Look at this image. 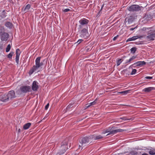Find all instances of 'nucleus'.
I'll return each mask as SVG.
<instances>
[{"label":"nucleus","instance_id":"nucleus-26","mask_svg":"<svg viewBox=\"0 0 155 155\" xmlns=\"http://www.w3.org/2000/svg\"><path fill=\"white\" fill-rule=\"evenodd\" d=\"M36 68H32L28 72L29 74L30 75L32 74L36 70Z\"/></svg>","mask_w":155,"mask_h":155},{"label":"nucleus","instance_id":"nucleus-33","mask_svg":"<svg viewBox=\"0 0 155 155\" xmlns=\"http://www.w3.org/2000/svg\"><path fill=\"white\" fill-rule=\"evenodd\" d=\"M136 58V56H133L131 58H130L129 60V62H130L134 59H135Z\"/></svg>","mask_w":155,"mask_h":155},{"label":"nucleus","instance_id":"nucleus-27","mask_svg":"<svg viewBox=\"0 0 155 155\" xmlns=\"http://www.w3.org/2000/svg\"><path fill=\"white\" fill-rule=\"evenodd\" d=\"M11 46L10 44H9L8 45L7 48L6 49V52H7L9 51L11 49Z\"/></svg>","mask_w":155,"mask_h":155},{"label":"nucleus","instance_id":"nucleus-13","mask_svg":"<svg viewBox=\"0 0 155 155\" xmlns=\"http://www.w3.org/2000/svg\"><path fill=\"white\" fill-rule=\"evenodd\" d=\"M37 84V82L36 81H34L33 82L32 86V89L33 91H37L38 87Z\"/></svg>","mask_w":155,"mask_h":155},{"label":"nucleus","instance_id":"nucleus-7","mask_svg":"<svg viewBox=\"0 0 155 155\" xmlns=\"http://www.w3.org/2000/svg\"><path fill=\"white\" fill-rule=\"evenodd\" d=\"M41 58V57H38L36 59L35 61V68H39L46 64L47 60L45 59L42 60L40 62Z\"/></svg>","mask_w":155,"mask_h":155},{"label":"nucleus","instance_id":"nucleus-21","mask_svg":"<svg viewBox=\"0 0 155 155\" xmlns=\"http://www.w3.org/2000/svg\"><path fill=\"white\" fill-rule=\"evenodd\" d=\"M120 119L123 120H134L133 118H127V117H122L120 118Z\"/></svg>","mask_w":155,"mask_h":155},{"label":"nucleus","instance_id":"nucleus-3","mask_svg":"<svg viewBox=\"0 0 155 155\" xmlns=\"http://www.w3.org/2000/svg\"><path fill=\"white\" fill-rule=\"evenodd\" d=\"M91 136L89 137H84L81 140H79V144L78 148L80 149L81 148V149H82L83 147L89 144V142L91 141Z\"/></svg>","mask_w":155,"mask_h":155},{"label":"nucleus","instance_id":"nucleus-9","mask_svg":"<svg viewBox=\"0 0 155 155\" xmlns=\"http://www.w3.org/2000/svg\"><path fill=\"white\" fill-rule=\"evenodd\" d=\"M127 9L130 12L138 11L140 10V7L138 5H133L129 7Z\"/></svg>","mask_w":155,"mask_h":155},{"label":"nucleus","instance_id":"nucleus-12","mask_svg":"<svg viewBox=\"0 0 155 155\" xmlns=\"http://www.w3.org/2000/svg\"><path fill=\"white\" fill-rule=\"evenodd\" d=\"M21 53L20 50L18 48L16 50V56L15 58V61L18 64L19 63V56Z\"/></svg>","mask_w":155,"mask_h":155},{"label":"nucleus","instance_id":"nucleus-29","mask_svg":"<svg viewBox=\"0 0 155 155\" xmlns=\"http://www.w3.org/2000/svg\"><path fill=\"white\" fill-rule=\"evenodd\" d=\"M133 21V18L131 17L129 18L128 19V21L129 24L131 23Z\"/></svg>","mask_w":155,"mask_h":155},{"label":"nucleus","instance_id":"nucleus-23","mask_svg":"<svg viewBox=\"0 0 155 155\" xmlns=\"http://www.w3.org/2000/svg\"><path fill=\"white\" fill-rule=\"evenodd\" d=\"M14 54V52L13 51L11 52L10 53L7 55V56L8 58L9 59H12V55H13Z\"/></svg>","mask_w":155,"mask_h":155},{"label":"nucleus","instance_id":"nucleus-4","mask_svg":"<svg viewBox=\"0 0 155 155\" xmlns=\"http://www.w3.org/2000/svg\"><path fill=\"white\" fill-rule=\"evenodd\" d=\"M31 87L29 86L25 85L21 86L16 93L18 95L21 94L22 93H26L31 91Z\"/></svg>","mask_w":155,"mask_h":155},{"label":"nucleus","instance_id":"nucleus-16","mask_svg":"<svg viewBox=\"0 0 155 155\" xmlns=\"http://www.w3.org/2000/svg\"><path fill=\"white\" fill-rule=\"evenodd\" d=\"M154 89L153 87H150L145 88L143 90V91L145 92H149Z\"/></svg>","mask_w":155,"mask_h":155},{"label":"nucleus","instance_id":"nucleus-24","mask_svg":"<svg viewBox=\"0 0 155 155\" xmlns=\"http://www.w3.org/2000/svg\"><path fill=\"white\" fill-rule=\"evenodd\" d=\"M137 49L136 47L132 48L130 50L131 53L132 54H134L136 51Z\"/></svg>","mask_w":155,"mask_h":155},{"label":"nucleus","instance_id":"nucleus-38","mask_svg":"<svg viewBox=\"0 0 155 155\" xmlns=\"http://www.w3.org/2000/svg\"><path fill=\"white\" fill-rule=\"evenodd\" d=\"M70 11V10L68 8H66L64 10L63 12H68Z\"/></svg>","mask_w":155,"mask_h":155},{"label":"nucleus","instance_id":"nucleus-14","mask_svg":"<svg viewBox=\"0 0 155 155\" xmlns=\"http://www.w3.org/2000/svg\"><path fill=\"white\" fill-rule=\"evenodd\" d=\"M80 24L81 25L87 24L88 23V20L84 18H82L79 21Z\"/></svg>","mask_w":155,"mask_h":155},{"label":"nucleus","instance_id":"nucleus-34","mask_svg":"<svg viewBox=\"0 0 155 155\" xmlns=\"http://www.w3.org/2000/svg\"><path fill=\"white\" fill-rule=\"evenodd\" d=\"M83 41V40L82 39H79L78 40V41H77V42H76L75 44H76L77 43H78V44H79L81 42H82V41Z\"/></svg>","mask_w":155,"mask_h":155},{"label":"nucleus","instance_id":"nucleus-6","mask_svg":"<svg viewBox=\"0 0 155 155\" xmlns=\"http://www.w3.org/2000/svg\"><path fill=\"white\" fill-rule=\"evenodd\" d=\"M147 29L149 31L148 35L146 37V39L149 41L153 40L155 38V30L151 28H148Z\"/></svg>","mask_w":155,"mask_h":155},{"label":"nucleus","instance_id":"nucleus-42","mask_svg":"<svg viewBox=\"0 0 155 155\" xmlns=\"http://www.w3.org/2000/svg\"><path fill=\"white\" fill-rule=\"evenodd\" d=\"M135 28H130V31H133V30Z\"/></svg>","mask_w":155,"mask_h":155},{"label":"nucleus","instance_id":"nucleus-39","mask_svg":"<svg viewBox=\"0 0 155 155\" xmlns=\"http://www.w3.org/2000/svg\"><path fill=\"white\" fill-rule=\"evenodd\" d=\"M118 36H119L118 35H117L116 36L114 37V38H113V40L114 41H115L117 38L118 37Z\"/></svg>","mask_w":155,"mask_h":155},{"label":"nucleus","instance_id":"nucleus-11","mask_svg":"<svg viewBox=\"0 0 155 155\" xmlns=\"http://www.w3.org/2000/svg\"><path fill=\"white\" fill-rule=\"evenodd\" d=\"M146 64V62L144 61H139L133 64L132 66L134 67L139 66L141 67L143 65Z\"/></svg>","mask_w":155,"mask_h":155},{"label":"nucleus","instance_id":"nucleus-45","mask_svg":"<svg viewBox=\"0 0 155 155\" xmlns=\"http://www.w3.org/2000/svg\"><path fill=\"white\" fill-rule=\"evenodd\" d=\"M21 130L20 129H19L18 130V132L19 133H20L21 132Z\"/></svg>","mask_w":155,"mask_h":155},{"label":"nucleus","instance_id":"nucleus-10","mask_svg":"<svg viewBox=\"0 0 155 155\" xmlns=\"http://www.w3.org/2000/svg\"><path fill=\"white\" fill-rule=\"evenodd\" d=\"M88 34L87 28H84L81 31L80 37L81 38H86Z\"/></svg>","mask_w":155,"mask_h":155},{"label":"nucleus","instance_id":"nucleus-17","mask_svg":"<svg viewBox=\"0 0 155 155\" xmlns=\"http://www.w3.org/2000/svg\"><path fill=\"white\" fill-rule=\"evenodd\" d=\"M123 73L125 76H127L128 75L130 74V72L127 69L124 70L123 71Z\"/></svg>","mask_w":155,"mask_h":155},{"label":"nucleus","instance_id":"nucleus-35","mask_svg":"<svg viewBox=\"0 0 155 155\" xmlns=\"http://www.w3.org/2000/svg\"><path fill=\"white\" fill-rule=\"evenodd\" d=\"M145 78L146 79H151L153 78V77L150 76H146L145 77Z\"/></svg>","mask_w":155,"mask_h":155},{"label":"nucleus","instance_id":"nucleus-31","mask_svg":"<svg viewBox=\"0 0 155 155\" xmlns=\"http://www.w3.org/2000/svg\"><path fill=\"white\" fill-rule=\"evenodd\" d=\"M137 72V70L135 69H133L132 71L130 72V74L133 75L135 74Z\"/></svg>","mask_w":155,"mask_h":155},{"label":"nucleus","instance_id":"nucleus-28","mask_svg":"<svg viewBox=\"0 0 155 155\" xmlns=\"http://www.w3.org/2000/svg\"><path fill=\"white\" fill-rule=\"evenodd\" d=\"M91 47L90 46H88L85 48V51L86 52L89 51L91 50Z\"/></svg>","mask_w":155,"mask_h":155},{"label":"nucleus","instance_id":"nucleus-32","mask_svg":"<svg viewBox=\"0 0 155 155\" xmlns=\"http://www.w3.org/2000/svg\"><path fill=\"white\" fill-rule=\"evenodd\" d=\"M149 153L151 155H155V151L152 150H151L149 151Z\"/></svg>","mask_w":155,"mask_h":155},{"label":"nucleus","instance_id":"nucleus-20","mask_svg":"<svg viewBox=\"0 0 155 155\" xmlns=\"http://www.w3.org/2000/svg\"><path fill=\"white\" fill-rule=\"evenodd\" d=\"M31 125L30 123H28L25 124L23 126V129L24 130H27L29 128Z\"/></svg>","mask_w":155,"mask_h":155},{"label":"nucleus","instance_id":"nucleus-5","mask_svg":"<svg viewBox=\"0 0 155 155\" xmlns=\"http://www.w3.org/2000/svg\"><path fill=\"white\" fill-rule=\"evenodd\" d=\"M124 130L119 129L115 130H114L113 127L112 128L109 127L108 129H106L105 131H104L102 133L105 134L106 133H109L107 136L110 135H114L119 132H123Z\"/></svg>","mask_w":155,"mask_h":155},{"label":"nucleus","instance_id":"nucleus-1","mask_svg":"<svg viewBox=\"0 0 155 155\" xmlns=\"http://www.w3.org/2000/svg\"><path fill=\"white\" fill-rule=\"evenodd\" d=\"M15 97V93L13 90L11 91L7 94H2L0 95V100L5 102Z\"/></svg>","mask_w":155,"mask_h":155},{"label":"nucleus","instance_id":"nucleus-44","mask_svg":"<svg viewBox=\"0 0 155 155\" xmlns=\"http://www.w3.org/2000/svg\"><path fill=\"white\" fill-rule=\"evenodd\" d=\"M71 105H68V106H67V108L68 109V108H69V107H71Z\"/></svg>","mask_w":155,"mask_h":155},{"label":"nucleus","instance_id":"nucleus-8","mask_svg":"<svg viewBox=\"0 0 155 155\" xmlns=\"http://www.w3.org/2000/svg\"><path fill=\"white\" fill-rule=\"evenodd\" d=\"M4 31V29L1 28L0 30V35L1 39L2 41H6L8 39L9 35L7 33L3 32Z\"/></svg>","mask_w":155,"mask_h":155},{"label":"nucleus","instance_id":"nucleus-18","mask_svg":"<svg viewBox=\"0 0 155 155\" xmlns=\"http://www.w3.org/2000/svg\"><path fill=\"white\" fill-rule=\"evenodd\" d=\"M31 7V5L29 4H28L24 8H22V10L25 12H27Z\"/></svg>","mask_w":155,"mask_h":155},{"label":"nucleus","instance_id":"nucleus-46","mask_svg":"<svg viewBox=\"0 0 155 155\" xmlns=\"http://www.w3.org/2000/svg\"><path fill=\"white\" fill-rule=\"evenodd\" d=\"M121 93H126V91H123V92H121Z\"/></svg>","mask_w":155,"mask_h":155},{"label":"nucleus","instance_id":"nucleus-2","mask_svg":"<svg viewBox=\"0 0 155 155\" xmlns=\"http://www.w3.org/2000/svg\"><path fill=\"white\" fill-rule=\"evenodd\" d=\"M68 140L66 139L61 142L59 149V152L57 153L56 155H61L66 151L68 149Z\"/></svg>","mask_w":155,"mask_h":155},{"label":"nucleus","instance_id":"nucleus-15","mask_svg":"<svg viewBox=\"0 0 155 155\" xmlns=\"http://www.w3.org/2000/svg\"><path fill=\"white\" fill-rule=\"evenodd\" d=\"M91 140H97L102 139L103 138V137L101 135H93L91 136Z\"/></svg>","mask_w":155,"mask_h":155},{"label":"nucleus","instance_id":"nucleus-19","mask_svg":"<svg viewBox=\"0 0 155 155\" xmlns=\"http://www.w3.org/2000/svg\"><path fill=\"white\" fill-rule=\"evenodd\" d=\"M139 38V37L138 36H133L132 38H129L128 39L127 41H134Z\"/></svg>","mask_w":155,"mask_h":155},{"label":"nucleus","instance_id":"nucleus-43","mask_svg":"<svg viewBox=\"0 0 155 155\" xmlns=\"http://www.w3.org/2000/svg\"><path fill=\"white\" fill-rule=\"evenodd\" d=\"M142 155H149L148 154H147V153H144L142 154Z\"/></svg>","mask_w":155,"mask_h":155},{"label":"nucleus","instance_id":"nucleus-22","mask_svg":"<svg viewBox=\"0 0 155 155\" xmlns=\"http://www.w3.org/2000/svg\"><path fill=\"white\" fill-rule=\"evenodd\" d=\"M145 18L147 20H149L152 18L153 17L150 15H147L145 16Z\"/></svg>","mask_w":155,"mask_h":155},{"label":"nucleus","instance_id":"nucleus-41","mask_svg":"<svg viewBox=\"0 0 155 155\" xmlns=\"http://www.w3.org/2000/svg\"><path fill=\"white\" fill-rule=\"evenodd\" d=\"M3 48V45H1L0 44V49H2Z\"/></svg>","mask_w":155,"mask_h":155},{"label":"nucleus","instance_id":"nucleus-36","mask_svg":"<svg viewBox=\"0 0 155 155\" xmlns=\"http://www.w3.org/2000/svg\"><path fill=\"white\" fill-rule=\"evenodd\" d=\"M49 103H48L45 106V110H47L49 107Z\"/></svg>","mask_w":155,"mask_h":155},{"label":"nucleus","instance_id":"nucleus-30","mask_svg":"<svg viewBox=\"0 0 155 155\" xmlns=\"http://www.w3.org/2000/svg\"><path fill=\"white\" fill-rule=\"evenodd\" d=\"M122 59H120L117 61V66L119 65L122 62Z\"/></svg>","mask_w":155,"mask_h":155},{"label":"nucleus","instance_id":"nucleus-40","mask_svg":"<svg viewBox=\"0 0 155 155\" xmlns=\"http://www.w3.org/2000/svg\"><path fill=\"white\" fill-rule=\"evenodd\" d=\"M91 106V105H90V104L89 103V104H86V107L87 108H88L89 107H90Z\"/></svg>","mask_w":155,"mask_h":155},{"label":"nucleus","instance_id":"nucleus-37","mask_svg":"<svg viewBox=\"0 0 155 155\" xmlns=\"http://www.w3.org/2000/svg\"><path fill=\"white\" fill-rule=\"evenodd\" d=\"M90 103V105H91V106L93 105H95L96 104V102L95 101H94L93 102H91Z\"/></svg>","mask_w":155,"mask_h":155},{"label":"nucleus","instance_id":"nucleus-25","mask_svg":"<svg viewBox=\"0 0 155 155\" xmlns=\"http://www.w3.org/2000/svg\"><path fill=\"white\" fill-rule=\"evenodd\" d=\"M5 25L7 27H11L12 26V24L9 22H7L5 24Z\"/></svg>","mask_w":155,"mask_h":155}]
</instances>
